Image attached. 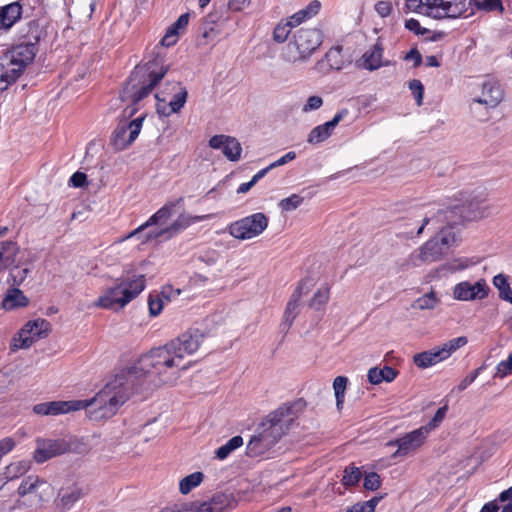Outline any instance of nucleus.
I'll return each instance as SVG.
<instances>
[{
	"label": "nucleus",
	"instance_id": "obj_17",
	"mask_svg": "<svg viewBox=\"0 0 512 512\" xmlns=\"http://www.w3.org/2000/svg\"><path fill=\"white\" fill-rule=\"evenodd\" d=\"M68 450V443L62 439L37 438L33 459L36 463L41 464L55 456L66 453Z\"/></svg>",
	"mask_w": 512,
	"mask_h": 512
},
{
	"label": "nucleus",
	"instance_id": "obj_2",
	"mask_svg": "<svg viewBox=\"0 0 512 512\" xmlns=\"http://www.w3.org/2000/svg\"><path fill=\"white\" fill-rule=\"evenodd\" d=\"M121 379L117 372L90 400L43 402L34 405L32 410L41 416H57L88 408L91 417L95 420L111 418L129 399L128 390L125 389Z\"/></svg>",
	"mask_w": 512,
	"mask_h": 512
},
{
	"label": "nucleus",
	"instance_id": "obj_35",
	"mask_svg": "<svg viewBox=\"0 0 512 512\" xmlns=\"http://www.w3.org/2000/svg\"><path fill=\"white\" fill-rule=\"evenodd\" d=\"M18 247L15 242H0V272L7 269L15 262Z\"/></svg>",
	"mask_w": 512,
	"mask_h": 512
},
{
	"label": "nucleus",
	"instance_id": "obj_24",
	"mask_svg": "<svg viewBox=\"0 0 512 512\" xmlns=\"http://www.w3.org/2000/svg\"><path fill=\"white\" fill-rule=\"evenodd\" d=\"M175 85L179 87V91L174 94L173 98L169 101L168 106L169 110L165 105H161L160 102L165 104V99H161L159 94L155 95L157 103V112L164 116H169L172 113H178L185 105L188 97V92L185 87L181 86L180 82H177Z\"/></svg>",
	"mask_w": 512,
	"mask_h": 512
},
{
	"label": "nucleus",
	"instance_id": "obj_48",
	"mask_svg": "<svg viewBox=\"0 0 512 512\" xmlns=\"http://www.w3.org/2000/svg\"><path fill=\"white\" fill-rule=\"evenodd\" d=\"M447 411H448L447 405L440 407L436 411L433 418L427 424H425L424 426H421V428L423 430L425 429L426 433L429 434L432 430H434L440 426V424L442 423V421L444 420V418L446 416Z\"/></svg>",
	"mask_w": 512,
	"mask_h": 512
},
{
	"label": "nucleus",
	"instance_id": "obj_19",
	"mask_svg": "<svg viewBox=\"0 0 512 512\" xmlns=\"http://www.w3.org/2000/svg\"><path fill=\"white\" fill-rule=\"evenodd\" d=\"M183 201H184V198L179 197L176 201L167 202L157 212H155L151 217H149V219L145 223H143L142 225H140L139 227L134 229L132 232H130L126 236V238L128 239V238H132L134 236H138L139 239H141V241H142L144 238V235L146 234V233L143 234V232L147 228H149L153 225H158V224L164 223L166 220H168L172 216L174 207L181 205L183 203Z\"/></svg>",
	"mask_w": 512,
	"mask_h": 512
},
{
	"label": "nucleus",
	"instance_id": "obj_11",
	"mask_svg": "<svg viewBox=\"0 0 512 512\" xmlns=\"http://www.w3.org/2000/svg\"><path fill=\"white\" fill-rule=\"evenodd\" d=\"M504 99V89L494 77H488L481 84V95L472 98L470 109L474 111V105H483L486 110L495 109Z\"/></svg>",
	"mask_w": 512,
	"mask_h": 512
},
{
	"label": "nucleus",
	"instance_id": "obj_29",
	"mask_svg": "<svg viewBox=\"0 0 512 512\" xmlns=\"http://www.w3.org/2000/svg\"><path fill=\"white\" fill-rule=\"evenodd\" d=\"M28 304V297H26L19 288L11 287L7 290L1 305L5 310L11 311L17 308L26 307Z\"/></svg>",
	"mask_w": 512,
	"mask_h": 512
},
{
	"label": "nucleus",
	"instance_id": "obj_16",
	"mask_svg": "<svg viewBox=\"0 0 512 512\" xmlns=\"http://www.w3.org/2000/svg\"><path fill=\"white\" fill-rule=\"evenodd\" d=\"M427 436L426 430L420 427L406 433L400 438L388 441L386 446H397V450L392 454V458L403 457L421 447L427 439Z\"/></svg>",
	"mask_w": 512,
	"mask_h": 512
},
{
	"label": "nucleus",
	"instance_id": "obj_55",
	"mask_svg": "<svg viewBox=\"0 0 512 512\" xmlns=\"http://www.w3.org/2000/svg\"><path fill=\"white\" fill-rule=\"evenodd\" d=\"M409 89L414 96L417 104L420 106L423 102L424 86L418 79H413L409 82Z\"/></svg>",
	"mask_w": 512,
	"mask_h": 512
},
{
	"label": "nucleus",
	"instance_id": "obj_34",
	"mask_svg": "<svg viewBox=\"0 0 512 512\" xmlns=\"http://www.w3.org/2000/svg\"><path fill=\"white\" fill-rule=\"evenodd\" d=\"M273 446L265 439H262L256 432L251 436L246 446V455L248 457H259L264 455Z\"/></svg>",
	"mask_w": 512,
	"mask_h": 512
},
{
	"label": "nucleus",
	"instance_id": "obj_23",
	"mask_svg": "<svg viewBox=\"0 0 512 512\" xmlns=\"http://www.w3.org/2000/svg\"><path fill=\"white\" fill-rule=\"evenodd\" d=\"M124 292L123 283H117L115 286L108 288L94 305L104 309H121L126 305L123 304Z\"/></svg>",
	"mask_w": 512,
	"mask_h": 512
},
{
	"label": "nucleus",
	"instance_id": "obj_18",
	"mask_svg": "<svg viewBox=\"0 0 512 512\" xmlns=\"http://www.w3.org/2000/svg\"><path fill=\"white\" fill-rule=\"evenodd\" d=\"M490 288L485 279H479L474 284L469 281H462L455 285L453 296L459 301L482 300L488 296Z\"/></svg>",
	"mask_w": 512,
	"mask_h": 512
},
{
	"label": "nucleus",
	"instance_id": "obj_46",
	"mask_svg": "<svg viewBox=\"0 0 512 512\" xmlns=\"http://www.w3.org/2000/svg\"><path fill=\"white\" fill-rule=\"evenodd\" d=\"M438 303V299L433 291L419 297L416 299L413 304L412 308L414 309H420V310H430L434 309Z\"/></svg>",
	"mask_w": 512,
	"mask_h": 512
},
{
	"label": "nucleus",
	"instance_id": "obj_47",
	"mask_svg": "<svg viewBox=\"0 0 512 512\" xmlns=\"http://www.w3.org/2000/svg\"><path fill=\"white\" fill-rule=\"evenodd\" d=\"M29 272V268H20L16 266L10 270L7 283L10 284L11 287L18 288V286H20L26 280Z\"/></svg>",
	"mask_w": 512,
	"mask_h": 512
},
{
	"label": "nucleus",
	"instance_id": "obj_53",
	"mask_svg": "<svg viewBox=\"0 0 512 512\" xmlns=\"http://www.w3.org/2000/svg\"><path fill=\"white\" fill-rule=\"evenodd\" d=\"M159 512H198L197 501L190 503H175L162 508Z\"/></svg>",
	"mask_w": 512,
	"mask_h": 512
},
{
	"label": "nucleus",
	"instance_id": "obj_54",
	"mask_svg": "<svg viewBox=\"0 0 512 512\" xmlns=\"http://www.w3.org/2000/svg\"><path fill=\"white\" fill-rule=\"evenodd\" d=\"M363 486L366 490L375 491L381 486V478L376 472L367 473L364 477Z\"/></svg>",
	"mask_w": 512,
	"mask_h": 512
},
{
	"label": "nucleus",
	"instance_id": "obj_9",
	"mask_svg": "<svg viewBox=\"0 0 512 512\" xmlns=\"http://www.w3.org/2000/svg\"><path fill=\"white\" fill-rule=\"evenodd\" d=\"M268 223V217L258 212L232 222L228 226V232L239 240L252 239L259 236L267 228Z\"/></svg>",
	"mask_w": 512,
	"mask_h": 512
},
{
	"label": "nucleus",
	"instance_id": "obj_31",
	"mask_svg": "<svg viewBox=\"0 0 512 512\" xmlns=\"http://www.w3.org/2000/svg\"><path fill=\"white\" fill-rule=\"evenodd\" d=\"M123 283L124 288V299L123 304H128L132 301L136 296H138L145 288V276L138 275L134 279L130 281H121Z\"/></svg>",
	"mask_w": 512,
	"mask_h": 512
},
{
	"label": "nucleus",
	"instance_id": "obj_33",
	"mask_svg": "<svg viewBox=\"0 0 512 512\" xmlns=\"http://www.w3.org/2000/svg\"><path fill=\"white\" fill-rule=\"evenodd\" d=\"M397 374V370L390 366H384L383 368L373 367L369 369L367 377L371 384L376 385L383 381L392 382Z\"/></svg>",
	"mask_w": 512,
	"mask_h": 512
},
{
	"label": "nucleus",
	"instance_id": "obj_38",
	"mask_svg": "<svg viewBox=\"0 0 512 512\" xmlns=\"http://www.w3.org/2000/svg\"><path fill=\"white\" fill-rule=\"evenodd\" d=\"M319 9H320L319 1L314 0V1L310 2L306 8L293 14L290 17L289 21H292L293 25L297 26V25L301 24L304 20L316 15L319 12Z\"/></svg>",
	"mask_w": 512,
	"mask_h": 512
},
{
	"label": "nucleus",
	"instance_id": "obj_12",
	"mask_svg": "<svg viewBox=\"0 0 512 512\" xmlns=\"http://www.w3.org/2000/svg\"><path fill=\"white\" fill-rule=\"evenodd\" d=\"M322 33L317 28H299L293 34L292 45L296 48L298 59L305 60L321 45Z\"/></svg>",
	"mask_w": 512,
	"mask_h": 512
},
{
	"label": "nucleus",
	"instance_id": "obj_59",
	"mask_svg": "<svg viewBox=\"0 0 512 512\" xmlns=\"http://www.w3.org/2000/svg\"><path fill=\"white\" fill-rule=\"evenodd\" d=\"M323 105V99L320 96H310L302 107V112L307 113L319 109Z\"/></svg>",
	"mask_w": 512,
	"mask_h": 512
},
{
	"label": "nucleus",
	"instance_id": "obj_43",
	"mask_svg": "<svg viewBox=\"0 0 512 512\" xmlns=\"http://www.w3.org/2000/svg\"><path fill=\"white\" fill-rule=\"evenodd\" d=\"M30 466V462L26 460L11 463L5 468V476L9 480L18 478L25 474L30 469Z\"/></svg>",
	"mask_w": 512,
	"mask_h": 512
},
{
	"label": "nucleus",
	"instance_id": "obj_41",
	"mask_svg": "<svg viewBox=\"0 0 512 512\" xmlns=\"http://www.w3.org/2000/svg\"><path fill=\"white\" fill-rule=\"evenodd\" d=\"M493 285L499 291V297L512 304V290L508 282L507 276L504 274H498L493 278Z\"/></svg>",
	"mask_w": 512,
	"mask_h": 512
},
{
	"label": "nucleus",
	"instance_id": "obj_32",
	"mask_svg": "<svg viewBox=\"0 0 512 512\" xmlns=\"http://www.w3.org/2000/svg\"><path fill=\"white\" fill-rule=\"evenodd\" d=\"M50 331L51 324L42 318L30 320L23 326V332L35 337V340L47 337Z\"/></svg>",
	"mask_w": 512,
	"mask_h": 512
},
{
	"label": "nucleus",
	"instance_id": "obj_15",
	"mask_svg": "<svg viewBox=\"0 0 512 512\" xmlns=\"http://www.w3.org/2000/svg\"><path fill=\"white\" fill-rule=\"evenodd\" d=\"M427 16L434 19L458 18L466 11V0H425Z\"/></svg>",
	"mask_w": 512,
	"mask_h": 512
},
{
	"label": "nucleus",
	"instance_id": "obj_58",
	"mask_svg": "<svg viewBox=\"0 0 512 512\" xmlns=\"http://www.w3.org/2000/svg\"><path fill=\"white\" fill-rule=\"evenodd\" d=\"M496 375L499 377H505L508 374H512V352L509 354L506 360L501 361L496 367Z\"/></svg>",
	"mask_w": 512,
	"mask_h": 512
},
{
	"label": "nucleus",
	"instance_id": "obj_30",
	"mask_svg": "<svg viewBox=\"0 0 512 512\" xmlns=\"http://www.w3.org/2000/svg\"><path fill=\"white\" fill-rule=\"evenodd\" d=\"M83 496V490L76 486L67 489H61L59 492L57 507L60 508L62 511H68Z\"/></svg>",
	"mask_w": 512,
	"mask_h": 512
},
{
	"label": "nucleus",
	"instance_id": "obj_14",
	"mask_svg": "<svg viewBox=\"0 0 512 512\" xmlns=\"http://www.w3.org/2000/svg\"><path fill=\"white\" fill-rule=\"evenodd\" d=\"M211 218V215H201V216H190L186 214H181L178 218L168 227L159 229V230H150L147 231L142 240V244L151 242L153 240H157L160 238L170 239L180 231L186 229L193 223H197L203 220H207Z\"/></svg>",
	"mask_w": 512,
	"mask_h": 512
},
{
	"label": "nucleus",
	"instance_id": "obj_44",
	"mask_svg": "<svg viewBox=\"0 0 512 512\" xmlns=\"http://www.w3.org/2000/svg\"><path fill=\"white\" fill-rule=\"evenodd\" d=\"M347 383L348 379L345 376H337L333 381V389L338 410H341L343 407Z\"/></svg>",
	"mask_w": 512,
	"mask_h": 512
},
{
	"label": "nucleus",
	"instance_id": "obj_8",
	"mask_svg": "<svg viewBox=\"0 0 512 512\" xmlns=\"http://www.w3.org/2000/svg\"><path fill=\"white\" fill-rule=\"evenodd\" d=\"M17 494L20 498L29 496V498L22 502L23 505L37 509L42 507L44 502L48 501L52 494V487L38 475H28L21 481Z\"/></svg>",
	"mask_w": 512,
	"mask_h": 512
},
{
	"label": "nucleus",
	"instance_id": "obj_27",
	"mask_svg": "<svg viewBox=\"0 0 512 512\" xmlns=\"http://www.w3.org/2000/svg\"><path fill=\"white\" fill-rule=\"evenodd\" d=\"M344 65L342 47L335 46L328 50L324 58L317 62V67L321 71L340 70Z\"/></svg>",
	"mask_w": 512,
	"mask_h": 512
},
{
	"label": "nucleus",
	"instance_id": "obj_21",
	"mask_svg": "<svg viewBox=\"0 0 512 512\" xmlns=\"http://www.w3.org/2000/svg\"><path fill=\"white\" fill-rule=\"evenodd\" d=\"M209 146L221 150L224 156L230 161H238L241 156L242 147L240 142L231 136L214 135L209 140Z\"/></svg>",
	"mask_w": 512,
	"mask_h": 512
},
{
	"label": "nucleus",
	"instance_id": "obj_40",
	"mask_svg": "<svg viewBox=\"0 0 512 512\" xmlns=\"http://www.w3.org/2000/svg\"><path fill=\"white\" fill-rule=\"evenodd\" d=\"M243 445V438L240 435L229 439L224 445L215 451L216 458L220 460L226 459L234 450Z\"/></svg>",
	"mask_w": 512,
	"mask_h": 512
},
{
	"label": "nucleus",
	"instance_id": "obj_57",
	"mask_svg": "<svg viewBox=\"0 0 512 512\" xmlns=\"http://www.w3.org/2000/svg\"><path fill=\"white\" fill-rule=\"evenodd\" d=\"M425 0H406L405 7L408 11L416 12L427 16Z\"/></svg>",
	"mask_w": 512,
	"mask_h": 512
},
{
	"label": "nucleus",
	"instance_id": "obj_25",
	"mask_svg": "<svg viewBox=\"0 0 512 512\" xmlns=\"http://www.w3.org/2000/svg\"><path fill=\"white\" fill-rule=\"evenodd\" d=\"M23 7L19 1L9 3L0 7V29L10 30L22 16Z\"/></svg>",
	"mask_w": 512,
	"mask_h": 512
},
{
	"label": "nucleus",
	"instance_id": "obj_56",
	"mask_svg": "<svg viewBox=\"0 0 512 512\" xmlns=\"http://www.w3.org/2000/svg\"><path fill=\"white\" fill-rule=\"evenodd\" d=\"M267 174V169H261L258 171L249 182L242 183L238 189V194L247 193L260 179H262Z\"/></svg>",
	"mask_w": 512,
	"mask_h": 512
},
{
	"label": "nucleus",
	"instance_id": "obj_13",
	"mask_svg": "<svg viewBox=\"0 0 512 512\" xmlns=\"http://www.w3.org/2000/svg\"><path fill=\"white\" fill-rule=\"evenodd\" d=\"M144 116H140L130 122L118 123L111 135V145L118 151L126 149L138 137Z\"/></svg>",
	"mask_w": 512,
	"mask_h": 512
},
{
	"label": "nucleus",
	"instance_id": "obj_60",
	"mask_svg": "<svg viewBox=\"0 0 512 512\" xmlns=\"http://www.w3.org/2000/svg\"><path fill=\"white\" fill-rule=\"evenodd\" d=\"M405 28L414 32L416 35H425L429 33V30L421 27L419 21L414 18H410L405 21Z\"/></svg>",
	"mask_w": 512,
	"mask_h": 512
},
{
	"label": "nucleus",
	"instance_id": "obj_1",
	"mask_svg": "<svg viewBox=\"0 0 512 512\" xmlns=\"http://www.w3.org/2000/svg\"><path fill=\"white\" fill-rule=\"evenodd\" d=\"M204 339L199 329H189L164 346L151 349L118 374L129 395L143 393L151 385H172L179 378L177 368L187 355L195 353Z\"/></svg>",
	"mask_w": 512,
	"mask_h": 512
},
{
	"label": "nucleus",
	"instance_id": "obj_10",
	"mask_svg": "<svg viewBox=\"0 0 512 512\" xmlns=\"http://www.w3.org/2000/svg\"><path fill=\"white\" fill-rule=\"evenodd\" d=\"M467 342L468 340L465 336L451 339L444 343L441 347L433 348L431 350L414 355V363L417 367L426 369L447 359L457 349L465 346Z\"/></svg>",
	"mask_w": 512,
	"mask_h": 512
},
{
	"label": "nucleus",
	"instance_id": "obj_7",
	"mask_svg": "<svg viewBox=\"0 0 512 512\" xmlns=\"http://www.w3.org/2000/svg\"><path fill=\"white\" fill-rule=\"evenodd\" d=\"M456 233L452 226L440 229V232L428 240L420 249L418 258L421 262L432 263L442 259L449 249L456 243Z\"/></svg>",
	"mask_w": 512,
	"mask_h": 512
},
{
	"label": "nucleus",
	"instance_id": "obj_28",
	"mask_svg": "<svg viewBox=\"0 0 512 512\" xmlns=\"http://www.w3.org/2000/svg\"><path fill=\"white\" fill-rule=\"evenodd\" d=\"M383 50H384L383 45H382L381 41L378 39L377 42L372 46V48L367 50L363 54V56L361 58V60H362L361 66L364 69H367L370 71L379 69L383 65V63H382Z\"/></svg>",
	"mask_w": 512,
	"mask_h": 512
},
{
	"label": "nucleus",
	"instance_id": "obj_61",
	"mask_svg": "<svg viewBox=\"0 0 512 512\" xmlns=\"http://www.w3.org/2000/svg\"><path fill=\"white\" fill-rule=\"evenodd\" d=\"M189 22V13H184L179 16V18L168 28L172 30L175 34L179 35L180 30L186 28Z\"/></svg>",
	"mask_w": 512,
	"mask_h": 512
},
{
	"label": "nucleus",
	"instance_id": "obj_50",
	"mask_svg": "<svg viewBox=\"0 0 512 512\" xmlns=\"http://www.w3.org/2000/svg\"><path fill=\"white\" fill-rule=\"evenodd\" d=\"M329 300V288H321L315 292L313 295L309 306L316 310H319L322 306H324Z\"/></svg>",
	"mask_w": 512,
	"mask_h": 512
},
{
	"label": "nucleus",
	"instance_id": "obj_51",
	"mask_svg": "<svg viewBox=\"0 0 512 512\" xmlns=\"http://www.w3.org/2000/svg\"><path fill=\"white\" fill-rule=\"evenodd\" d=\"M480 10L503 12L504 8L501 0H471Z\"/></svg>",
	"mask_w": 512,
	"mask_h": 512
},
{
	"label": "nucleus",
	"instance_id": "obj_4",
	"mask_svg": "<svg viewBox=\"0 0 512 512\" xmlns=\"http://www.w3.org/2000/svg\"><path fill=\"white\" fill-rule=\"evenodd\" d=\"M486 195L481 192L477 195H469L462 204L454 205L446 209L439 210L431 217L424 216L417 235H421L425 227L432 223L433 225L447 224L454 226L462 224L464 221H475L481 219L487 214Z\"/></svg>",
	"mask_w": 512,
	"mask_h": 512
},
{
	"label": "nucleus",
	"instance_id": "obj_5",
	"mask_svg": "<svg viewBox=\"0 0 512 512\" xmlns=\"http://www.w3.org/2000/svg\"><path fill=\"white\" fill-rule=\"evenodd\" d=\"M306 402L300 398L278 407L258 425L255 432L274 446L290 429L298 415L303 412Z\"/></svg>",
	"mask_w": 512,
	"mask_h": 512
},
{
	"label": "nucleus",
	"instance_id": "obj_39",
	"mask_svg": "<svg viewBox=\"0 0 512 512\" xmlns=\"http://www.w3.org/2000/svg\"><path fill=\"white\" fill-rule=\"evenodd\" d=\"M204 479L202 472H194L182 478L179 483V490L182 494L186 495L191 492L195 487L199 486Z\"/></svg>",
	"mask_w": 512,
	"mask_h": 512
},
{
	"label": "nucleus",
	"instance_id": "obj_64",
	"mask_svg": "<svg viewBox=\"0 0 512 512\" xmlns=\"http://www.w3.org/2000/svg\"><path fill=\"white\" fill-rule=\"evenodd\" d=\"M375 10L381 17H387L392 12V4L389 1H378L375 4Z\"/></svg>",
	"mask_w": 512,
	"mask_h": 512
},
{
	"label": "nucleus",
	"instance_id": "obj_3",
	"mask_svg": "<svg viewBox=\"0 0 512 512\" xmlns=\"http://www.w3.org/2000/svg\"><path fill=\"white\" fill-rule=\"evenodd\" d=\"M177 40L178 35L167 29L159 44L134 68L129 78L133 90L130 96L133 104L147 97L167 74L169 66L166 64L165 47L173 46Z\"/></svg>",
	"mask_w": 512,
	"mask_h": 512
},
{
	"label": "nucleus",
	"instance_id": "obj_45",
	"mask_svg": "<svg viewBox=\"0 0 512 512\" xmlns=\"http://www.w3.org/2000/svg\"><path fill=\"white\" fill-rule=\"evenodd\" d=\"M293 27L292 21H280L273 30V40L277 43L285 42Z\"/></svg>",
	"mask_w": 512,
	"mask_h": 512
},
{
	"label": "nucleus",
	"instance_id": "obj_26",
	"mask_svg": "<svg viewBox=\"0 0 512 512\" xmlns=\"http://www.w3.org/2000/svg\"><path fill=\"white\" fill-rule=\"evenodd\" d=\"M306 283L307 282L305 280H302L299 282L296 289L292 293L290 300L287 303V306H286V309L284 312V319L281 324V326H283V328L286 330H288L291 327L294 319L298 315L299 300L302 296L303 289H304Z\"/></svg>",
	"mask_w": 512,
	"mask_h": 512
},
{
	"label": "nucleus",
	"instance_id": "obj_37",
	"mask_svg": "<svg viewBox=\"0 0 512 512\" xmlns=\"http://www.w3.org/2000/svg\"><path fill=\"white\" fill-rule=\"evenodd\" d=\"M21 75H19L15 68L5 64L0 58V92L6 90L13 84Z\"/></svg>",
	"mask_w": 512,
	"mask_h": 512
},
{
	"label": "nucleus",
	"instance_id": "obj_52",
	"mask_svg": "<svg viewBox=\"0 0 512 512\" xmlns=\"http://www.w3.org/2000/svg\"><path fill=\"white\" fill-rule=\"evenodd\" d=\"M361 471L357 467H347L344 470V475L342 477V483L345 486H353L357 484L361 479Z\"/></svg>",
	"mask_w": 512,
	"mask_h": 512
},
{
	"label": "nucleus",
	"instance_id": "obj_22",
	"mask_svg": "<svg viewBox=\"0 0 512 512\" xmlns=\"http://www.w3.org/2000/svg\"><path fill=\"white\" fill-rule=\"evenodd\" d=\"M347 109H341L334 117L321 125L313 128L307 138V142L310 144H319L330 137L334 128L348 115Z\"/></svg>",
	"mask_w": 512,
	"mask_h": 512
},
{
	"label": "nucleus",
	"instance_id": "obj_20",
	"mask_svg": "<svg viewBox=\"0 0 512 512\" xmlns=\"http://www.w3.org/2000/svg\"><path fill=\"white\" fill-rule=\"evenodd\" d=\"M237 506V500L232 493L218 492L210 500L198 502V512H225L234 509Z\"/></svg>",
	"mask_w": 512,
	"mask_h": 512
},
{
	"label": "nucleus",
	"instance_id": "obj_63",
	"mask_svg": "<svg viewBox=\"0 0 512 512\" xmlns=\"http://www.w3.org/2000/svg\"><path fill=\"white\" fill-rule=\"evenodd\" d=\"M87 176L85 173L77 171L75 172L69 180V184L75 188L83 187L86 184Z\"/></svg>",
	"mask_w": 512,
	"mask_h": 512
},
{
	"label": "nucleus",
	"instance_id": "obj_36",
	"mask_svg": "<svg viewBox=\"0 0 512 512\" xmlns=\"http://www.w3.org/2000/svg\"><path fill=\"white\" fill-rule=\"evenodd\" d=\"M173 292L171 286L163 287L160 294L151 293L148 298L149 312L152 316H157L163 309V298L169 300L170 293Z\"/></svg>",
	"mask_w": 512,
	"mask_h": 512
},
{
	"label": "nucleus",
	"instance_id": "obj_42",
	"mask_svg": "<svg viewBox=\"0 0 512 512\" xmlns=\"http://www.w3.org/2000/svg\"><path fill=\"white\" fill-rule=\"evenodd\" d=\"M35 337H32L29 333L23 332V328L18 332L16 336L13 337L10 350L15 352L19 349H28L35 342Z\"/></svg>",
	"mask_w": 512,
	"mask_h": 512
},
{
	"label": "nucleus",
	"instance_id": "obj_6",
	"mask_svg": "<svg viewBox=\"0 0 512 512\" xmlns=\"http://www.w3.org/2000/svg\"><path fill=\"white\" fill-rule=\"evenodd\" d=\"M44 35L45 32L40 24L37 21H30L27 32L23 35L24 41L11 47L0 58L21 75L26 67L33 62L38 52V44Z\"/></svg>",
	"mask_w": 512,
	"mask_h": 512
},
{
	"label": "nucleus",
	"instance_id": "obj_62",
	"mask_svg": "<svg viewBox=\"0 0 512 512\" xmlns=\"http://www.w3.org/2000/svg\"><path fill=\"white\" fill-rule=\"evenodd\" d=\"M482 370L481 367L473 370L469 375H467L464 379L460 381V383L457 386L458 391H464L469 385H471L475 379L480 374V371Z\"/></svg>",
	"mask_w": 512,
	"mask_h": 512
},
{
	"label": "nucleus",
	"instance_id": "obj_49",
	"mask_svg": "<svg viewBox=\"0 0 512 512\" xmlns=\"http://www.w3.org/2000/svg\"><path fill=\"white\" fill-rule=\"evenodd\" d=\"M304 201V198L298 194H292L291 196L280 200L279 207L282 211H293L297 209Z\"/></svg>",
	"mask_w": 512,
	"mask_h": 512
}]
</instances>
